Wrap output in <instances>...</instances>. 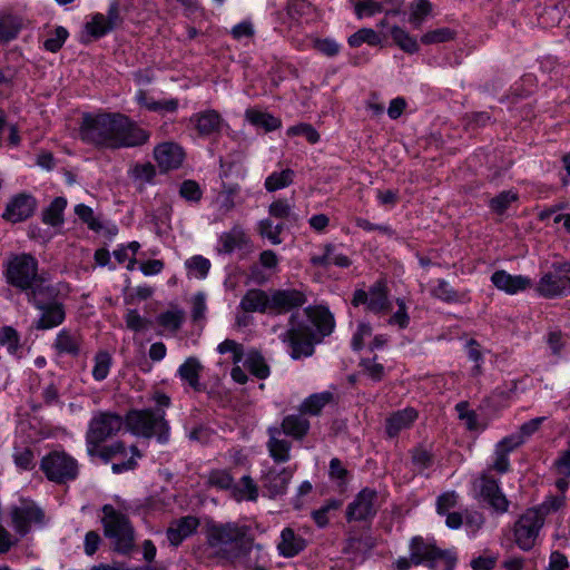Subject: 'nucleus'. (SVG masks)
<instances>
[{"label": "nucleus", "instance_id": "obj_12", "mask_svg": "<svg viewBox=\"0 0 570 570\" xmlns=\"http://www.w3.org/2000/svg\"><path fill=\"white\" fill-rule=\"evenodd\" d=\"M95 456L101 458L106 463L116 461L111 464V470L119 474L135 469L136 460L141 458V454L136 446H131L128 452L122 442H115L102 448L98 446V453Z\"/></svg>", "mask_w": 570, "mask_h": 570}, {"label": "nucleus", "instance_id": "obj_1", "mask_svg": "<svg viewBox=\"0 0 570 570\" xmlns=\"http://www.w3.org/2000/svg\"><path fill=\"white\" fill-rule=\"evenodd\" d=\"M80 139L98 149L118 150L145 145L150 132L121 112L83 114Z\"/></svg>", "mask_w": 570, "mask_h": 570}, {"label": "nucleus", "instance_id": "obj_9", "mask_svg": "<svg viewBox=\"0 0 570 570\" xmlns=\"http://www.w3.org/2000/svg\"><path fill=\"white\" fill-rule=\"evenodd\" d=\"M56 289L48 286V292L36 294L35 298H29L37 309L41 312L35 327L37 330H51L63 323L66 318L65 306L56 298Z\"/></svg>", "mask_w": 570, "mask_h": 570}, {"label": "nucleus", "instance_id": "obj_21", "mask_svg": "<svg viewBox=\"0 0 570 570\" xmlns=\"http://www.w3.org/2000/svg\"><path fill=\"white\" fill-rule=\"evenodd\" d=\"M491 282L495 288L508 295L521 293L532 285V281L528 276L512 275L507 271L500 269L491 275Z\"/></svg>", "mask_w": 570, "mask_h": 570}, {"label": "nucleus", "instance_id": "obj_15", "mask_svg": "<svg viewBox=\"0 0 570 570\" xmlns=\"http://www.w3.org/2000/svg\"><path fill=\"white\" fill-rule=\"evenodd\" d=\"M293 473L291 468L276 469L269 466L266 469L261 476L262 488L266 495L271 499L284 495L287 492Z\"/></svg>", "mask_w": 570, "mask_h": 570}, {"label": "nucleus", "instance_id": "obj_18", "mask_svg": "<svg viewBox=\"0 0 570 570\" xmlns=\"http://www.w3.org/2000/svg\"><path fill=\"white\" fill-rule=\"evenodd\" d=\"M306 303L303 292L294 288L271 292V314L281 315L298 308Z\"/></svg>", "mask_w": 570, "mask_h": 570}, {"label": "nucleus", "instance_id": "obj_33", "mask_svg": "<svg viewBox=\"0 0 570 570\" xmlns=\"http://www.w3.org/2000/svg\"><path fill=\"white\" fill-rule=\"evenodd\" d=\"M218 250L224 254H230L235 249H240L248 245V237L239 226H234L229 232L223 233L218 240Z\"/></svg>", "mask_w": 570, "mask_h": 570}, {"label": "nucleus", "instance_id": "obj_2", "mask_svg": "<svg viewBox=\"0 0 570 570\" xmlns=\"http://www.w3.org/2000/svg\"><path fill=\"white\" fill-rule=\"evenodd\" d=\"M332 313L322 306L306 308L304 315L292 314L288 328L278 335V338L288 347L294 360L311 356L314 352L316 334L330 335L334 330Z\"/></svg>", "mask_w": 570, "mask_h": 570}, {"label": "nucleus", "instance_id": "obj_38", "mask_svg": "<svg viewBox=\"0 0 570 570\" xmlns=\"http://www.w3.org/2000/svg\"><path fill=\"white\" fill-rule=\"evenodd\" d=\"M0 346L4 347L9 355L20 357L22 345L18 331L9 325L0 327Z\"/></svg>", "mask_w": 570, "mask_h": 570}, {"label": "nucleus", "instance_id": "obj_36", "mask_svg": "<svg viewBox=\"0 0 570 570\" xmlns=\"http://www.w3.org/2000/svg\"><path fill=\"white\" fill-rule=\"evenodd\" d=\"M332 400L333 394L328 391L314 393L302 402L299 412L304 415H318Z\"/></svg>", "mask_w": 570, "mask_h": 570}, {"label": "nucleus", "instance_id": "obj_20", "mask_svg": "<svg viewBox=\"0 0 570 570\" xmlns=\"http://www.w3.org/2000/svg\"><path fill=\"white\" fill-rule=\"evenodd\" d=\"M154 157L160 170L168 171L183 164L185 153L176 142H163L155 147Z\"/></svg>", "mask_w": 570, "mask_h": 570}, {"label": "nucleus", "instance_id": "obj_35", "mask_svg": "<svg viewBox=\"0 0 570 570\" xmlns=\"http://www.w3.org/2000/svg\"><path fill=\"white\" fill-rule=\"evenodd\" d=\"M203 370L196 357H188L177 370L180 380L185 381L193 390L200 391L199 373Z\"/></svg>", "mask_w": 570, "mask_h": 570}, {"label": "nucleus", "instance_id": "obj_34", "mask_svg": "<svg viewBox=\"0 0 570 570\" xmlns=\"http://www.w3.org/2000/svg\"><path fill=\"white\" fill-rule=\"evenodd\" d=\"M111 30L110 24L105 21V16L102 13H95L85 24L81 42L88 43L94 39H99Z\"/></svg>", "mask_w": 570, "mask_h": 570}, {"label": "nucleus", "instance_id": "obj_61", "mask_svg": "<svg viewBox=\"0 0 570 570\" xmlns=\"http://www.w3.org/2000/svg\"><path fill=\"white\" fill-rule=\"evenodd\" d=\"M454 32L450 28H439L428 31L421 37V42L424 45H435L452 40Z\"/></svg>", "mask_w": 570, "mask_h": 570}, {"label": "nucleus", "instance_id": "obj_25", "mask_svg": "<svg viewBox=\"0 0 570 570\" xmlns=\"http://www.w3.org/2000/svg\"><path fill=\"white\" fill-rule=\"evenodd\" d=\"M351 263V259L333 244L324 245L321 253L311 256V264L316 267L327 268L331 265H335L345 268L348 267Z\"/></svg>", "mask_w": 570, "mask_h": 570}, {"label": "nucleus", "instance_id": "obj_17", "mask_svg": "<svg viewBox=\"0 0 570 570\" xmlns=\"http://www.w3.org/2000/svg\"><path fill=\"white\" fill-rule=\"evenodd\" d=\"M36 208V198L30 194L20 193L9 199L2 217L11 223L23 222L33 215Z\"/></svg>", "mask_w": 570, "mask_h": 570}, {"label": "nucleus", "instance_id": "obj_44", "mask_svg": "<svg viewBox=\"0 0 570 570\" xmlns=\"http://www.w3.org/2000/svg\"><path fill=\"white\" fill-rule=\"evenodd\" d=\"M112 365V356L107 351H98L94 356L92 377L97 382H101L109 375Z\"/></svg>", "mask_w": 570, "mask_h": 570}, {"label": "nucleus", "instance_id": "obj_16", "mask_svg": "<svg viewBox=\"0 0 570 570\" xmlns=\"http://www.w3.org/2000/svg\"><path fill=\"white\" fill-rule=\"evenodd\" d=\"M376 492L365 488L358 492L355 499L347 505V521H365L376 514Z\"/></svg>", "mask_w": 570, "mask_h": 570}, {"label": "nucleus", "instance_id": "obj_42", "mask_svg": "<svg viewBox=\"0 0 570 570\" xmlns=\"http://www.w3.org/2000/svg\"><path fill=\"white\" fill-rule=\"evenodd\" d=\"M245 367L256 377L264 380L269 376V367L263 355L256 351H250L244 358Z\"/></svg>", "mask_w": 570, "mask_h": 570}, {"label": "nucleus", "instance_id": "obj_62", "mask_svg": "<svg viewBox=\"0 0 570 570\" xmlns=\"http://www.w3.org/2000/svg\"><path fill=\"white\" fill-rule=\"evenodd\" d=\"M566 503V495H549L546 500L538 507L534 508V511H539V513L546 518V515L559 511L563 508Z\"/></svg>", "mask_w": 570, "mask_h": 570}, {"label": "nucleus", "instance_id": "obj_3", "mask_svg": "<svg viewBox=\"0 0 570 570\" xmlns=\"http://www.w3.org/2000/svg\"><path fill=\"white\" fill-rule=\"evenodd\" d=\"M155 409L131 410L125 417L127 429L137 436L156 438L160 444L170 439V426L166 420V409L170 406V397L161 392L153 395Z\"/></svg>", "mask_w": 570, "mask_h": 570}, {"label": "nucleus", "instance_id": "obj_45", "mask_svg": "<svg viewBox=\"0 0 570 570\" xmlns=\"http://www.w3.org/2000/svg\"><path fill=\"white\" fill-rule=\"evenodd\" d=\"M456 562L458 556L454 549H440L428 566L432 570H454Z\"/></svg>", "mask_w": 570, "mask_h": 570}, {"label": "nucleus", "instance_id": "obj_28", "mask_svg": "<svg viewBox=\"0 0 570 570\" xmlns=\"http://www.w3.org/2000/svg\"><path fill=\"white\" fill-rule=\"evenodd\" d=\"M189 122L195 126L200 136H210L220 130L223 119L217 111L206 110L191 115Z\"/></svg>", "mask_w": 570, "mask_h": 570}, {"label": "nucleus", "instance_id": "obj_26", "mask_svg": "<svg viewBox=\"0 0 570 570\" xmlns=\"http://www.w3.org/2000/svg\"><path fill=\"white\" fill-rule=\"evenodd\" d=\"M246 313L271 314V293L259 288L248 289L239 302Z\"/></svg>", "mask_w": 570, "mask_h": 570}, {"label": "nucleus", "instance_id": "obj_46", "mask_svg": "<svg viewBox=\"0 0 570 570\" xmlns=\"http://www.w3.org/2000/svg\"><path fill=\"white\" fill-rule=\"evenodd\" d=\"M67 206L63 197H56L42 213V222L51 226H58L62 223V214Z\"/></svg>", "mask_w": 570, "mask_h": 570}, {"label": "nucleus", "instance_id": "obj_40", "mask_svg": "<svg viewBox=\"0 0 570 570\" xmlns=\"http://www.w3.org/2000/svg\"><path fill=\"white\" fill-rule=\"evenodd\" d=\"M391 38L406 53L413 55L420 50L416 38L399 26H394L391 29Z\"/></svg>", "mask_w": 570, "mask_h": 570}, {"label": "nucleus", "instance_id": "obj_13", "mask_svg": "<svg viewBox=\"0 0 570 570\" xmlns=\"http://www.w3.org/2000/svg\"><path fill=\"white\" fill-rule=\"evenodd\" d=\"M543 523V517L539 511L527 510L514 524V538L518 547L524 551L533 548Z\"/></svg>", "mask_w": 570, "mask_h": 570}, {"label": "nucleus", "instance_id": "obj_48", "mask_svg": "<svg viewBox=\"0 0 570 570\" xmlns=\"http://www.w3.org/2000/svg\"><path fill=\"white\" fill-rule=\"evenodd\" d=\"M184 320L185 313L180 308L163 312L156 318L158 325L171 333H176L180 328Z\"/></svg>", "mask_w": 570, "mask_h": 570}, {"label": "nucleus", "instance_id": "obj_54", "mask_svg": "<svg viewBox=\"0 0 570 570\" xmlns=\"http://www.w3.org/2000/svg\"><path fill=\"white\" fill-rule=\"evenodd\" d=\"M431 3L429 0H416L411 6V13H410V22L415 28H421L422 23L424 22L425 18L431 12Z\"/></svg>", "mask_w": 570, "mask_h": 570}, {"label": "nucleus", "instance_id": "obj_24", "mask_svg": "<svg viewBox=\"0 0 570 570\" xmlns=\"http://www.w3.org/2000/svg\"><path fill=\"white\" fill-rule=\"evenodd\" d=\"M430 294L448 304H465L471 301L469 289L456 291L443 278L431 282Z\"/></svg>", "mask_w": 570, "mask_h": 570}, {"label": "nucleus", "instance_id": "obj_51", "mask_svg": "<svg viewBox=\"0 0 570 570\" xmlns=\"http://www.w3.org/2000/svg\"><path fill=\"white\" fill-rule=\"evenodd\" d=\"M519 196L513 190H503L489 202V207L498 215L504 214Z\"/></svg>", "mask_w": 570, "mask_h": 570}, {"label": "nucleus", "instance_id": "obj_57", "mask_svg": "<svg viewBox=\"0 0 570 570\" xmlns=\"http://www.w3.org/2000/svg\"><path fill=\"white\" fill-rule=\"evenodd\" d=\"M69 32L65 27L58 26L43 41V48L50 52H57L61 49L66 40L68 39Z\"/></svg>", "mask_w": 570, "mask_h": 570}, {"label": "nucleus", "instance_id": "obj_31", "mask_svg": "<svg viewBox=\"0 0 570 570\" xmlns=\"http://www.w3.org/2000/svg\"><path fill=\"white\" fill-rule=\"evenodd\" d=\"M309 421L301 412L298 414L286 415L281 426L282 434L285 436H292L296 440H302L309 431Z\"/></svg>", "mask_w": 570, "mask_h": 570}, {"label": "nucleus", "instance_id": "obj_22", "mask_svg": "<svg viewBox=\"0 0 570 570\" xmlns=\"http://www.w3.org/2000/svg\"><path fill=\"white\" fill-rule=\"evenodd\" d=\"M268 441L266 448L269 456L276 463H285L291 459L292 442L282 434L278 426H269L267 429Z\"/></svg>", "mask_w": 570, "mask_h": 570}, {"label": "nucleus", "instance_id": "obj_23", "mask_svg": "<svg viewBox=\"0 0 570 570\" xmlns=\"http://www.w3.org/2000/svg\"><path fill=\"white\" fill-rule=\"evenodd\" d=\"M82 336L78 331L62 328L57 333L52 343L53 350L58 355H69L77 357L81 353Z\"/></svg>", "mask_w": 570, "mask_h": 570}, {"label": "nucleus", "instance_id": "obj_30", "mask_svg": "<svg viewBox=\"0 0 570 570\" xmlns=\"http://www.w3.org/2000/svg\"><path fill=\"white\" fill-rule=\"evenodd\" d=\"M198 524V520L190 515L177 520L167 530L169 542L177 547L196 531Z\"/></svg>", "mask_w": 570, "mask_h": 570}, {"label": "nucleus", "instance_id": "obj_56", "mask_svg": "<svg viewBox=\"0 0 570 570\" xmlns=\"http://www.w3.org/2000/svg\"><path fill=\"white\" fill-rule=\"evenodd\" d=\"M384 10V4L374 0H358L354 3V12L358 19L373 17Z\"/></svg>", "mask_w": 570, "mask_h": 570}, {"label": "nucleus", "instance_id": "obj_49", "mask_svg": "<svg viewBox=\"0 0 570 570\" xmlns=\"http://www.w3.org/2000/svg\"><path fill=\"white\" fill-rule=\"evenodd\" d=\"M395 304L397 309L387 318V325L392 327H397L399 330H405L410 325V315H409V306L405 302V298L397 297L395 299Z\"/></svg>", "mask_w": 570, "mask_h": 570}, {"label": "nucleus", "instance_id": "obj_52", "mask_svg": "<svg viewBox=\"0 0 570 570\" xmlns=\"http://www.w3.org/2000/svg\"><path fill=\"white\" fill-rule=\"evenodd\" d=\"M21 24L16 17L2 16L0 18V43H6L13 40L19 31Z\"/></svg>", "mask_w": 570, "mask_h": 570}, {"label": "nucleus", "instance_id": "obj_59", "mask_svg": "<svg viewBox=\"0 0 570 570\" xmlns=\"http://www.w3.org/2000/svg\"><path fill=\"white\" fill-rule=\"evenodd\" d=\"M75 214L88 226L89 229L94 232H99L102 229V224L95 216L94 210L89 206L85 204L76 205Z\"/></svg>", "mask_w": 570, "mask_h": 570}, {"label": "nucleus", "instance_id": "obj_10", "mask_svg": "<svg viewBox=\"0 0 570 570\" xmlns=\"http://www.w3.org/2000/svg\"><path fill=\"white\" fill-rule=\"evenodd\" d=\"M535 289L546 298L570 295V263H553L550 268L542 274Z\"/></svg>", "mask_w": 570, "mask_h": 570}, {"label": "nucleus", "instance_id": "obj_43", "mask_svg": "<svg viewBox=\"0 0 570 570\" xmlns=\"http://www.w3.org/2000/svg\"><path fill=\"white\" fill-rule=\"evenodd\" d=\"M185 267L189 278L205 279L212 267L210 261L202 255H194L186 259Z\"/></svg>", "mask_w": 570, "mask_h": 570}, {"label": "nucleus", "instance_id": "obj_37", "mask_svg": "<svg viewBox=\"0 0 570 570\" xmlns=\"http://www.w3.org/2000/svg\"><path fill=\"white\" fill-rule=\"evenodd\" d=\"M137 102L148 109L149 111L156 112H174L178 108L177 99H168V100H155L151 97H148L147 94L142 90H139L136 95Z\"/></svg>", "mask_w": 570, "mask_h": 570}, {"label": "nucleus", "instance_id": "obj_4", "mask_svg": "<svg viewBox=\"0 0 570 570\" xmlns=\"http://www.w3.org/2000/svg\"><path fill=\"white\" fill-rule=\"evenodd\" d=\"M4 277L9 285L24 294L27 301L48 292L49 284L38 273V261L30 254L11 256L4 267Z\"/></svg>", "mask_w": 570, "mask_h": 570}, {"label": "nucleus", "instance_id": "obj_50", "mask_svg": "<svg viewBox=\"0 0 570 570\" xmlns=\"http://www.w3.org/2000/svg\"><path fill=\"white\" fill-rule=\"evenodd\" d=\"M246 117L250 124L263 127L267 131H273L281 126V120L267 112L247 110Z\"/></svg>", "mask_w": 570, "mask_h": 570}, {"label": "nucleus", "instance_id": "obj_7", "mask_svg": "<svg viewBox=\"0 0 570 570\" xmlns=\"http://www.w3.org/2000/svg\"><path fill=\"white\" fill-rule=\"evenodd\" d=\"M125 420L112 412L97 411L92 414L86 432L87 453L95 456L98 446L107 439L116 435L122 428Z\"/></svg>", "mask_w": 570, "mask_h": 570}, {"label": "nucleus", "instance_id": "obj_60", "mask_svg": "<svg viewBox=\"0 0 570 570\" xmlns=\"http://www.w3.org/2000/svg\"><path fill=\"white\" fill-rule=\"evenodd\" d=\"M313 48L326 57H335L341 51V45L333 38H315Z\"/></svg>", "mask_w": 570, "mask_h": 570}, {"label": "nucleus", "instance_id": "obj_19", "mask_svg": "<svg viewBox=\"0 0 570 570\" xmlns=\"http://www.w3.org/2000/svg\"><path fill=\"white\" fill-rule=\"evenodd\" d=\"M480 491L483 500L488 502L494 511L499 513L508 511L509 501L502 492L498 480L484 473L480 478Z\"/></svg>", "mask_w": 570, "mask_h": 570}, {"label": "nucleus", "instance_id": "obj_58", "mask_svg": "<svg viewBox=\"0 0 570 570\" xmlns=\"http://www.w3.org/2000/svg\"><path fill=\"white\" fill-rule=\"evenodd\" d=\"M12 456L19 470L31 471L36 466L35 454L31 449L16 448Z\"/></svg>", "mask_w": 570, "mask_h": 570}, {"label": "nucleus", "instance_id": "obj_14", "mask_svg": "<svg viewBox=\"0 0 570 570\" xmlns=\"http://www.w3.org/2000/svg\"><path fill=\"white\" fill-rule=\"evenodd\" d=\"M10 518L14 531L23 537L33 524L42 523L43 512L35 502L23 500L11 508Z\"/></svg>", "mask_w": 570, "mask_h": 570}, {"label": "nucleus", "instance_id": "obj_27", "mask_svg": "<svg viewBox=\"0 0 570 570\" xmlns=\"http://www.w3.org/2000/svg\"><path fill=\"white\" fill-rule=\"evenodd\" d=\"M417 419L413 407H406L392 413L385 421V431L389 438H395L401 431L409 429Z\"/></svg>", "mask_w": 570, "mask_h": 570}, {"label": "nucleus", "instance_id": "obj_63", "mask_svg": "<svg viewBox=\"0 0 570 570\" xmlns=\"http://www.w3.org/2000/svg\"><path fill=\"white\" fill-rule=\"evenodd\" d=\"M268 214L277 219H289L294 217L293 206L286 199H277L268 207Z\"/></svg>", "mask_w": 570, "mask_h": 570}, {"label": "nucleus", "instance_id": "obj_55", "mask_svg": "<svg viewBox=\"0 0 570 570\" xmlns=\"http://www.w3.org/2000/svg\"><path fill=\"white\" fill-rule=\"evenodd\" d=\"M347 42L353 48H357L363 43L376 46L380 43V37L373 29L363 28L351 35L347 39Z\"/></svg>", "mask_w": 570, "mask_h": 570}, {"label": "nucleus", "instance_id": "obj_47", "mask_svg": "<svg viewBox=\"0 0 570 570\" xmlns=\"http://www.w3.org/2000/svg\"><path fill=\"white\" fill-rule=\"evenodd\" d=\"M285 228L284 223L274 224L271 218H265L258 223V233L263 238L268 239L273 245H279L283 239L281 234Z\"/></svg>", "mask_w": 570, "mask_h": 570}, {"label": "nucleus", "instance_id": "obj_5", "mask_svg": "<svg viewBox=\"0 0 570 570\" xmlns=\"http://www.w3.org/2000/svg\"><path fill=\"white\" fill-rule=\"evenodd\" d=\"M207 541L217 554L230 561L244 557L250 549L247 528L236 523L210 527Z\"/></svg>", "mask_w": 570, "mask_h": 570}, {"label": "nucleus", "instance_id": "obj_64", "mask_svg": "<svg viewBox=\"0 0 570 570\" xmlns=\"http://www.w3.org/2000/svg\"><path fill=\"white\" fill-rule=\"evenodd\" d=\"M126 326L134 332H141L149 327L150 321L142 317L137 309H128L125 315Z\"/></svg>", "mask_w": 570, "mask_h": 570}, {"label": "nucleus", "instance_id": "obj_41", "mask_svg": "<svg viewBox=\"0 0 570 570\" xmlns=\"http://www.w3.org/2000/svg\"><path fill=\"white\" fill-rule=\"evenodd\" d=\"M294 177L295 171L289 168L281 171H273L266 177L264 186L267 191L273 193L292 185Z\"/></svg>", "mask_w": 570, "mask_h": 570}, {"label": "nucleus", "instance_id": "obj_32", "mask_svg": "<svg viewBox=\"0 0 570 570\" xmlns=\"http://www.w3.org/2000/svg\"><path fill=\"white\" fill-rule=\"evenodd\" d=\"M306 547V541L294 532L291 528H285L281 532V541L277 549L281 556L285 558H293L303 551Z\"/></svg>", "mask_w": 570, "mask_h": 570}, {"label": "nucleus", "instance_id": "obj_6", "mask_svg": "<svg viewBox=\"0 0 570 570\" xmlns=\"http://www.w3.org/2000/svg\"><path fill=\"white\" fill-rule=\"evenodd\" d=\"M104 533L114 549L122 554L129 553L135 544V531L128 517L111 504L102 507Z\"/></svg>", "mask_w": 570, "mask_h": 570}, {"label": "nucleus", "instance_id": "obj_29", "mask_svg": "<svg viewBox=\"0 0 570 570\" xmlns=\"http://www.w3.org/2000/svg\"><path fill=\"white\" fill-rule=\"evenodd\" d=\"M440 548L435 546L433 539H423L422 537H414L410 543V557L414 564L423 562L429 563L430 560L439 553Z\"/></svg>", "mask_w": 570, "mask_h": 570}, {"label": "nucleus", "instance_id": "obj_53", "mask_svg": "<svg viewBox=\"0 0 570 570\" xmlns=\"http://www.w3.org/2000/svg\"><path fill=\"white\" fill-rule=\"evenodd\" d=\"M17 69L13 67L0 68V97L8 98L16 88Z\"/></svg>", "mask_w": 570, "mask_h": 570}, {"label": "nucleus", "instance_id": "obj_39", "mask_svg": "<svg viewBox=\"0 0 570 570\" xmlns=\"http://www.w3.org/2000/svg\"><path fill=\"white\" fill-rule=\"evenodd\" d=\"M232 493L237 501H256L258 488L249 475H244L237 483H234Z\"/></svg>", "mask_w": 570, "mask_h": 570}, {"label": "nucleus", "instance_id": "obj_8", "mask_svg": "<svg viewBox=\"0 0 570 570\" xmlns=\"http://www.w3.org/2000/svg\"><path fill=\"white\" fill-rule=\"evenodd\" d=\"M40 470L46 478L57 484L77 479L79 465L75 458L65 451H51L40 460Z\"/></svg>", "mask_w": 570, "mask_h": 570}, {"label": "nucleus", "instance_id": "obj_11", "mask_svg": "<svg viewBox=\"0 0 570 570\" xmlns=\"http://www.w3.org/2000/svg\"><path fill=\"white\" fill-rule=\"evenodd\" d=\"M389 293L386 281L380 278L367 291L356 289L353 294L352 304L354 306L365 305L368 312L383 315L391 309Z\"/></svg>", "mask_w": 570, "mask_h": 570}]
</instances>
